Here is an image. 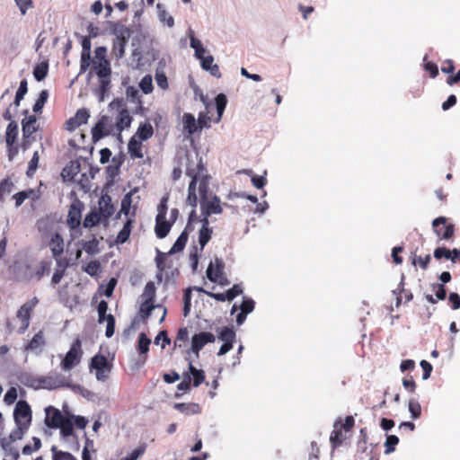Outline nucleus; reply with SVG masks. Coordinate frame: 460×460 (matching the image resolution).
<instances>
[{
	"mask_svg": "<svg viewBox=\"0 0 460 460\" xmlns=\"http://www.w3.org/2000/svg\"><path fill=\"white\" fill-rule=\"evenodd\" d=\"M80 202L73 203L68 210L66 223L71 229H75L81 223V206Z\"/></svg>",
	"mask_w": 460,
	"mask_h": 460,
	"instance_id": "2eb2a0df",
	"label": "nucleus"
},
{
	"mask_svg": "<svg viewBox=\"0 0 460 460\" xmlns=\"http://www.w3.org/2000/svg\"><path fill=\"white\" fill-rule=\"evenodd\" d=\"M434 257L437 260L446 258L450 260L452 262H456L457 259V249L449 250L446 247H438L434 251Z\"/></svg>",
	"mask_w": 460,
	"mask_h": 460,
	"instance_id": "5701e85b",
	"label": "nucleus"
},
{
	"mask_svg": "<svg viewBox=\"0 0 460 460\" xmlns=\"http://www.w3.org/2000/svg\"><path fill=\"white\" fill-rule=\"evenodd\" d=\"M174 408L180 412L186 415H194L201 412V407L195 402H180L175 403Z\"/></svg>",
	"mask_w": 460,
	"mask_h": 460,
	"instance_id": "aec40b11",
	"label": "nucleus"
},
{
	"mask_svg": "<svg viewBox=\"0 0 460 460\" xmlns=\"http://www.w3.org/2000/svg\"><path fill=\"white\" fill-rule=\"evenodd\" d=\"M36 122L37 119L34 115L29 116L27 119H23L22 121V135L24 137L23 142V147L26 148V146L30 143L29 138L30 137L36 132Z\"/></svg>",
	"mask_w": 460,
	"mask_h": 460,
	"instance_id": "4468645a",
	"label": "nucleus"
},
{
	"mask_svg": "<svg viewBox=\"0 0 460 460\" xmlns=\"http://www.w3.org/2000/svg\"><path fill=\"white\" fill-rule=\"evenodd\" d=\"M195 289L198 292H205L202 288H188L184 291L183 295V315L187 316L190 313V300L192 290Z\"/></svg>",
	"mask_w": 460,
	"mask_h": 460,
	"instance_id": "2f4dec72",
	"label": "nucleus"
},
{
	"mask_svg": "<svg viewBox=\"0 0 460 460\" xmlns=\"http://www.w3.org/2000/svg\"><path fill=\"white\" fill-rule=\"evenodd\" d=\"M18 135V124L11 120L6 128L5 141L8 146H13Z\"/></svg>",
	"mask_w": 460,
	"mask_h": 460,
	"instance_id": "bb28decb",
	"label": "nucleus"
},
{
	"mask_svg": "<svg viewBox=\"0 0 460 460\" xmlns=\"http://www.w3.org/2000/svg\"><path fill=\"white\" fill-rule=\"evenodd\" d=\"M172 225V224L166 221L165 218H159L156 217H155V232L156 236L159 239H163V238L166 237V235L169 234V232L171 230Z\"/></svg>",
	"mask_w": 460,
	"mask_h": 460,
	"instance_id": "412c9836",
	"label": "nucleus"
},
{
	"mask_svg": "<svg viewBox=\"0 0 460 460\" xmlns=\"http://www.w3.org/2000/svg\"><path fill=\"white\" fill-rule=\"evenodd\" d=\"M355 425L354 417L351 415L347 416L344 420L339 417L334 424L333 430L330 436V442L332 448H337L350 437V432Z\"/></svg>",
	"mask_w": 460,
	"mask_h": 460,
	"instance_id": "f03ea898",
	"label": "nucleus"
},
{
	"mask_svg": "<svg viewBox=\"0 0 460 460\" xmlns=\"http://www.w3.org/2000/svg\"><path fill=\"white\" fill-rule=\"evenodd\" d=\"M190 376L193 377V385L195 387L200 385L205 380V374L203 370L197 369L191 363L189 365Z\"/></svg>",
	"mask_w": 460,
	"mask_h": 460,
	"instance_id": "e433bc0d",
	"label": "nucleus"
},
{
	"mask_svg": "<svg viewBox=\"0 0 460 460\" xmlns=\"http://www.w3.org/2000/svg\"><path fill=\"white\" fill-rule=\"evenodd\" d=\"M60 426H58V429H60V434L64 438H67L73 435L74 428H73V420L70 416L64 417V419L60 422Z\"/></svg>",
	"mask_w": 460,
	"mask_h": 460,
	"instance_id": "a878e982",
	"label": "nucleus"
},
{
	"mask_svg": "<svg viewBox=\"0 0 460 460\" xmlns=\"http://www.w3.org/2000/svg\"><path fill=\"white\" fill-rule=\"evenodd\" d=\"M254 301L251 298L243 297L240 305L241 312L236 316H246L251 314L254 309Z\"/></svg>",
	"mask_w": 460,
	"mask_h": 460,
	"instance_id": "79ce46f5",
	"label": "nucleus"
},
{
	"mask_svg": "<svg viewBox=\"0 0 460 460\" xmlns=\"http://www.w3.org/2000/svg\"><path fill=\"white\" fill-rule=\"evenodd\" d=\"M126 95L128 99L131 100V102H138V107H137V111H143V106H142V102L141 101L139 100V91L134 87V86H128L127 87L126 89Z\"/></svg>",
	"mask_w": 460,
	"mask_h": 460,
	"instance_id": "a18cd8bd",
	"label": "nucleus"
},
{
	"mask_svg": "<svg viewBox=\"0 0 460 460\" xmlns=\"http://www.w3.org/2000/svg\"><path fill=\"white\" fill-rule=\"evenodd\" d=\"M151 340L147 338L145 332H141L137 341V350L141 355H146L149 350Z\"/></svg>",
	"mask_w": 460,
	"mask_h": 460,
	"instance_id": "ea45409f",
	"label": "nucleus"
},
{
	"mask_svg": "<svg viewBox=\"0 0 460 460\" xmlns=\"http://www.w3.org/2000/svg\"><path fill=\"white\" fill-rule=\"evenodd\" d=\"M28 429L29 428L25 426H16V428L10 434L11 440L15 441L22 439Z\"/></svg>",
	"mask_w": 460,
	"mask_h": 460,
	"instance_id": "e2e57ef3",
	"label": "nucleus"
},
{
	"mask_svg": "<svg viewBox=\"0 0 460 460\" xmlns=\"http://www.w3.org/2000/svg\"><path fill=\"white\" fill-rule=\"evenodd\" d=\"M91 367L96 370V378L98 380L105 381L108 378L107 372L111 371V367L104 355H95L91 360Z\"/></svg>",
	"mask_w": 460,
	"mask_h": 460,
	"instance_id": "6e6552de",
	"label": "nucleus"
},
{
	"mask_svg": "<svg viewBox=\"0 0 460 460\" xmlns=\"http://www.w3.org/2000/svg\"><path fill=\"white\" fill-rule=\"evenodd\" d=\"M447 218L445 217H438L432 221V226L438 236H441L443 239L448 240L454 235V226L448 225L444 226L443 232L438 228L439 225H445Z\"/></svg>",
	"mask_w": 460,
	"mask_h": 460,
	"instance_id": "ddd939ff",
	"label": "nucleus"
},
{
	"mask_svg": "<svg viewBox=\"0 0 460 460\" xmlns=\"http://www.w3.org/2000/svg\"><path fill=\"white\" fill-rule=\"evenodd\" d=\"M45 412V424L50 429H58V426H60V422L65 416L58 409L53 406L47 407Z\"/></svg>",
	"mask_w": 460,
	"mask_h": 460,
	"instance_id": "f8f14e48",
	"label": "nucleus"
},
{
	"mask_svg": "<svg viewBox=\"0 0 460 460\" xmlns=\"http://www.w3.org/2000/svg\"><path fill=\"white\" fill-rule=\"evenodd\" d=\"M106 54L107 49L105 47H97L94 50L95 60L93 61V64H103V61H109L106 58Z\"/></svg>",
	"mask_w": 460,
	"mask_h": 460,
	"instance_id": "052dcab7",
	"label": "nucleus"
},
{
	"mask_svg": "<svg viewBox=\"0 0 460 460\" xmlns=\"http://www.w3.org/2000/svg\"><path fill=\"white\" fill-rule=\"evenodd\" d=\"M208 179L207 176H202L199 183V192L200 199H204L208 196Z\"/></svg>",
	"mask_w": 460,
	"mask_h": 460,
	"instance_id": "338daca9",
	"label": "nucleus"
},
{
	"mask_svg": "<svg viewBox=\"0 0 460 460\" xmlns=\"http://www.w3.org/2000/svg\"><path fill=\"white\" fill-rule=\"evenodd\" d=\"M99 241L93 237L92 240L83 243V249L90 255H94L99 252Z\"/></svg>",
	"mask_w": 460,
	"mask_h": 460,
	"instance_id": "49530a36",
	"label": "nucleus"
},
{
	"mask_svg": "<svg viewBox=\"0 0 460 460\" xmlns=\"http://www.w3.org/2000/svg\"><path fill=\"white\" fill-rule=\"evenodd\" d=\"M183 129L188 132L189 135H193L199 131L197 119L191 113H184L182 116Z\"/></svg>",
	"mask_w": 460,
	"mask_h": 460,
	"instance_id": "4be33fe9",
	"label": "nucleus"
},
{
	"mask_svg": "<svg viewBox=\"0 0 460 460\" xmlns=\"http://www.w3.org/2000/svg\"><path fill=\"white\" fill-rule=\"evenodd\" d=\"M215 266L213 262H210L207 269V277L208 279L212 282H217L218 279L223 274V269H224V262L221 259L216 258L215 259Z\"/></svg>",
	"mask_w": 460,
	"mask_h": 460,
	"instance_id": "dca6fc26",
	"label": "nucleus"
},
{
	"mask_svg": "<svg viewBox=\"0 0 460 460\" xmlns=\"http://www.w3.org/2000/svg\"><path fill=\"white\" fill-rule=\"evenodd\" d=\"M45 345V339L43 336V332L40 331L37 332L31 341L26 346V350H38L40 349Z\"/></svg>",
	"mask_w": 460,
	"mask_h": 460,
	"instance_id": "c85d7f7f",
	"label": "nucleus"
},
{
	"mask_svg": "<svg viewBox=\"0 0 460 460\" xmlns=\"http://www.w3.org/2000/svg\"><path fill=\"white\" fill-rule=\"evenodd\" d=\"M49 64L48 62H41L37 65L33 69V75L37 81H42L48 75Z\"/></svg>",
	"mask_w": 460,
	"mask_h": 460,
	"instance_id": "a19ab883",
	"label": "nucleus"
},
{
	"mask_svg": "<svg viewBox=\"0 0 460 460\" xmlns=\"http://www.w3.org/2000/svg\"><path fill=\"white\" fill-rule=\"evenodd\" d=\"M128 150L132 158H143L144 156L142 152V144L136 138V136L129 139Z\"/></svg>",
	"mask_w": 460,
	"mask_h": 460,
	"instance_id": "b1692460",
	"label": "nucleus"
},
{
	"mask_svg": "<svg viewBox=\"0 0 460 460\" xmlns=\"http://www.w3.org/2000/svg\"><path fill=\"white\" fill-rule=\"evenodd\" d=\"M39 301L37 297H33L31 300L24 303L19 309L16 316H31L33 309L38 305Z\"/></svg>",
	"mask_w": 460,
	"mask_h": 460,
	"instance_id": "f704fd0d",
	"label": "nucleus"
},
{
	"mask_svg": "<svg viewBox=\"0 0 460 460\" xmlns=\"http://www.w3.org/2000/svg\"><path fill=\"white\" fill-rule=\"evenodd\" d=\"M216 340L213 333L208 332H201L192 336L191 339V350L197 355L208 343H212Z\"/></svg>",
	"mask_w": 460,
	"mask_h": 460,
	"instance_id": "1a4fd4ad",
	"label": "nucleus"
},
{
	"mask_svg": "<svg viewBox=\"0 0 460 460\" xmlns=\"http://www.w3.org/2000/svg\"><path fill=\"white\" fill-rule=\"evenodd\" d=\"M203 170L204 167L200 163L197 165V169H190L189 167L186 169V174L191 178V181L189 184L188 192H196V185L199 178L201 177V172Z\"/></svg>",
	"mask_w": 460,
	"mask_h": 460,
	"instance_id": "6ab92c4d",
	"label": "nucleus"
},
{
	"mask_svg": "<svg viewBox=\"0 0 460 460\" xmlns=\"http://www.w3.org/2000/svg\"><path fill=\"white\" fill-rule=\"evenodd\" d=\"M101 269V263L98 261H90L84 269V271L92 277L97 276Z\"/></svg>",
	"mask_w": 460,
	"mask_h": 460,
	"instance_id": "680f3d73",
	"label": "nucleus"
},
{
	"mask_svg": "<svg viewBox=\"0 0 460 460\" xmlns=\"http://www.w3.org/2000/svg\"><path fill=\"white\" fill-rule=\"evenodd\" d=\"M14 188L13 182L10 179H4L0 183V195L10 194Z\"/></svg>",
	"mask_w": 460,
	"mask_h": 460,
	"instance_id": "0e129e2a",
	"label": "nucleus"
},
{
	"mask_svg": "<svg viewBox=\"0 0 460 460\" xmlns=\"http://www.w3.org/2000/svg\"><path fill=\"white\" fill-rule=\"evenodd\" d=\"M74 118L78 122L79 126H81L83 124H86L88 121V119L90 118L89 111L85 108L79 109L76 111Z\"/></svg>",
	"mask_w": 460,
	"mask_h": 460,
	"instance_id": "13d9d810",
	"label": "nucleus"
},
{
	"mask_svg": "<svg viewBox=\"0 0 460 460\" xmlns=\"http://www.w3.org/2000/svg\"><path fill=\"white\" fill-rule=\"evenodd\" d=\"M131 225L132 220L128 219L127 222L124 224L122 229L119 231V233L117 235L116 242L118 243H124L128 241L130 232H131Z\"/></svg>",
	"mask_w": 460,
	"mask_h": 460,
	"instance_id": "58836bf2",
	"label": "nucleus"
},
{
	"mask_svg": "<svg viewBox=\"0 0 460 460\" xmlns=\"http://www.w3.org/2000/svg\"><path fill=\"white\" fill-rule=\"evenodd\" d=\"M155 293V284L153 282H148L144 289L143 296L146 297V300L141 304L139 308L140 316H150V314L155 312L156 314H161V316H165L167 314V309L161 305H153V297Z\"/></svg>",
	"mask_w": 460,
	"mask_h": 460,
	"instance_id": "7ed1b4c3",
	"label": "nucleus"
},
{
	"mask_svg": "<svg viewBox=\"0 0 460 460\" xmlns=\"http://www.w3.org/2000/svg\"><path fill=\"white\" fill-rule=\"evenodd\" d=\"M146 447H147L146 443L143 442V443L139 444L137 448H135L126 457L122 458V460H137L140 456H142L145 454Z\"/></svg>",
	"mask_w": 460,
	"mask_h": 460,
	"instance_id": "09e8293b",
	"label": "nucleus"
},
{
	"mask_svg": "<svg viewBox=\"0 0 460 460\" xmlns=\"http://www.w3.org/2000/svg\"><path fill=\"white\" fill-rule=\"evenodd\" d=\"M137 191V188H135L134 190H131L129 192H128L121 200V208L117 216V217H119L120 214H124L125 216H128L129 213V209L132 203V196L134 193Z\"/></svg>",
	"mask_w": 460,
	"mask_h": 460,
	"instance_id": "7c9ffc66",
	"label": "nucleus"
},
{
	"mask_svg": "<svg viewBox=\"0 0 460 460\" xmlns=\"http://www.w3.org/2000/svg\"><path fill=\"white\" fill-rule=\"evenodd\" d=\"M210 121L211 119L207 113L200 112L197 119L199 130H201L203 128H210Z\"/></svg>",
	"mask_w": 460,
	"mask_h": 460,
	"instance_id": "69168bd1",
	"label": "nucleus"
},
{
	"mask_svg": "<svg viewBox=\"0 0 460 460\" xmlns=\"http://www.w3.org/2000/svg\"><path fill=\"white\" fill-rule=\"evenodd\" d=\"M39 161H40L39 152L35 151L33 153L31 159L29 162L28 169L26 172V174L29 177H31L34 174V172H36V170L38 168Z\"/></svg>",
	"mask_w": 460,
	"mask_h": 460,
	"instance_id": "5fc2aeb1",
	"label": "nucleus"
},
{
	"mask_svg": "<svg viewBox=\"0 0 460 460\" xmlns=\"http://www.w3.org/2000/svg\"><path fill=\"white\" fill-rule=\"evenodd\" d=\"M215 102L217 112V118L215 120V122L218 123L221 120L224 111L226 110L227 104V98L224 93H219L217 95Z\"/></svg>",
	"mask_w": 460,
	"mask_h": 460,
	"instance_id": "c756f323",
	"label": "nucleus"
},
{
	"mask_svg": "<svg viewBox=\"0 0 460 460\" xmlns=\"http://www.w3.org/2000/svg\"><path fill=\"white\" fill-rule=\"evenodd\" d=\"M158 9V16L162 22H164L169 28H172L174 25V19L171 16L166 10L163 9V5L161 4H157L156 5Z\"/></svg>",
	"mask_w": 460,
	"mask_h": 460,
	"instance_id": "37998d69",
	"label": "nucleus"
},
{
	"mask_svg": "<svg viewBox=\"0 0 460 460\" xmlns=\"http://www.w3.org/2000/svg\"><path fill=\"white\" fill-rule=\"evenodd\" d=\"M189 332L187 328H180L174 341V345L181 347V342H184L188 340Z\"/></svg>",
	"mask_w": 460,
	"mask_h": 460,
	"instance_id": "774afa93",
	"label": "nucleus"
},
{
	"mask_svg": "<svg viewBox=\"0 0 460 460\" xmlns=\"http://www.w3.org/2000/svg\"><path fill=\"white\" fill-rule=\"evenodd\" d=\"M200 209L201 214H205L206 216L220 214L222 212V208L219 198L214 196L211 199H208L207 196L204 199H200Z\"/></svg>",
	"mask_w": 460,
	"mask_h": 460,
	"instance_id": "9b49d317",
	"label": "nucleus"
},
{
	"mask_svg": "<svg viewBox=\"0 0 460 460\" xmlns=\"http://www.w3.org/2000/svg\"><path fill=\"white\" fill-rule=\"evenodd\" d=\"M139 87L142 92L146 94L150 93L153 91V81L152 76L149 75H146L139 83Z\"/></svg>",
	"mask_w": 460,
	"mask_h": 460,
	"instance_id": "6e6d98bb",
	"label": "nucleus"
},
{
	"mask_svg": "<svg viewBox=\"0 0 460 460\" xmlns=\"http://www.w3.org/2000/svg\"><path fill=\"white\" fill-rule=\"evenodd\" d=\"M94 73L99 80V85L94 90V94L98 97L99 102L104 101L105 95L110 92L111 87V67L110 61H103V64H93L92 70L89 72L88 76L91 77Z\"/></svg>",
	"mask_w": 460,
	"mask_h": 460,
	"instance_id": "f257e3e1",
	"label": "nucleus"
},
{
	"mask_svg": "<svg viewBox=\"0 0 460 460\" xmlns=\"http://www.w3.org/2000/svg\"><path fill=\"white\" fill-rule=\"evenodd\" d=\"M132 122V117L129 114V111L127 109H122L115 122L116 131L120 134L122 130L130 127Z\"/></svg>",
	"mask_w": 460,
	"mask_h": 460,
	"instance_id": "a211bd4d",
	"label": "nucleus"
},
{
	"mask_svg": "<svg viewBox=\"0 0 460 460\" xmlns=\"http://www.w3.org/2000/svg\"><path fill=\"white\" fill-rule=\"evenodd\" d=\"M153 135V127L150 123L146 122L139 125L135 136L137 137L141 141H146L149 139Z\"/></svg>",
	"mask_w": 460,
	"mask_h": 460,
	"instance_id": "cd10ccee",
	"label": "nucleus"
},
{
	"mask_svg": "<svg viewBox=\"0 0 460 460\" xmlns=\"http://www.w3.org/2000/svg\"><path fill=\"white\" fill-rule=\"evenodd\" d=\"M53 257L61 256L64 252V240L58 233L51 235L48 243Z\"/></svg>",
	"mask_w": 460,
	"mask_h": 460,
	"instance_id": "f3484780",
	"label": "nucleus"
},
{
	"mask_svg": "<svg viewBox=\"0 0 460 460\" xmlns=\"http://www.w3.org/2000/svg\"><path fill=\"white\" fill-rule=\"evenodd\" d=\"M13 419L16 426L30 428L32 420V411L26 401L20 400L17 402L13 411Z\"/></svg>",
	"mask_w": 460,
	"mask_h": 460,
	"instance_id": "39448f33",
	"label": "nucleus"
},
{
	"mask_svg": "<svg viewBox=\"0 0 460 460\" xmlns=\"http://www.w3.org/2000/svg\"><path fill=\"white\" fill-rule=\"evenodd\" d=\"M80 164L77 161L70 162L62 171V176L65 180H74L80 172Z\"/></svg>",
	"mask_w": 460,
	"mask_h": 460,
	"instance_id": "393cba45",
	"label": "nucleus"
},
{
	"mask_svg": "<svg viewBox=\"0 0 460 460\" xmlns=\"http://www.w3.org/2000/svg\"><path fill=\"white\" fill-rule=\"evenodd\" d=\"M81 342L76 340L71 346L66 357L61 362V367L64 370H70L80 363L81 360Z\"/></svg>",
	"mask_w": 460,
	"mask_h": 460,
	"instance_id": "423d86ee",
	"label": "nucleus"
},
{
	"mask_svg": "<svg viewBox=\"0 0 460 460\" xmlns=\"http://www.w3.org/2000/svg\"><path fill=\"white\" fill-rule=\"evenodd\" d=\"M92 64L91 52H82L80 58V73L82 75L87 71Z\"/></svg>",
	"mask_w": 460,
	"mask_h": 460,
	"instance_id": "603ef678",
	"label": "nucleus"
},
{
	"mask_svg": "<svg viewBox=\"0 0 460 460\" xmlns=\"http://www.w3.org/2000/svg\"><path fill=\"white\" fill-rule=\"evenodd\" d=\"M48 98H49L48 91L42 90L39 95V98L37 99L36 102L33 105V108H32L33 111L40 112L42 110L46 102L48 101Z\"/></svg>",
	"mask_w": 460,
	"mask_h": 460,
	"instance_id": "864d4df0",
	"label": "nucleus"
},
{
	"mask_svg": "<svg viewBox=\"0 0 460 460\" xmlns=\"http://www.w3.org/2000/svg\"><path fill=\"white\" fill-rule=\"evenodd\" d=\"M116 131L115 123L109 116L103 115L92 129L93 140L97 142L109 135H114Z\"/></svg>",
	"mask_w": 460,
	"mask_h": 460,
	"instance_id": "20e7f679",
	"label": "nucleus"
},
{
	"mask_svg": "<svg viewBox=\"0 0 460 460\" xmlns=\"http://www.w3.org/2000/svg\"><path fill=\"white\" fill-rule=\"evenodd\" d=\"M100 222H103L102 217L100 213L96 209L91 211L84 220V227H93L98 225Z\"/></svg>",
	"mask_w": 460,
	"mask_h": 460,
	"instance_id": "c9c22d12",
	"label": "nucleus"
},
{
	"mask_svg": "<svg viewBox=\"0 0 460 460\" xmlns=\"http://www.w3.org/2000/svg\"><path fill=\"white\" fill-rule=\"evenodd\" d=\"M105 320L107 321L105 335L107 338H111L115 331V318H98L100 323H102Z\"/></svg>",
	"mask_w": 460,
	"mask_h": 460,
	"instance_id": "bf43d9fd",
	"label": "nucleus"
},
{
	"mask_svg": "<svg viewBox=\"0 0 460 460\" xmlns=\"http://www.w3.org/2000/svg\"><path fill=\"white\" fill-rule=\"evenodd\" d=\"M96 210L98 213H100L103 222H108L109 218L113 215L115 211V208L111 202V198L110 195L103 194L101 196L98 202V209Z\"/></svg>",
	"mask_w": 460,
	"mask_h": 460,
	"instance_id": "9d476101",
	"label": "nucleus"
},
{
	"mask_svg": "<svg viewBox=\"0 0 460 460\" xmlns=\"http://www.w3.org/2000/svg\"><path fill=\"white\" fill-rule=\"evenodd\" d=\"M50 270V262L42 261L37 268L35 273L31 275V278H34L40 280L46 273H49Z\"/></svg>",
	"mask_w": 460,
	"mask_h": 460,
	"instance_id": "de8ad7c7",
	"label": "nucleus"
},
{
	"mask_svg": "<svg viewBox=\"0 0 460 460\" xmlns=\"http://www.w3.org/2000/svg\"><path fill=\"white\" fill-rule=\"evenodd\" d=\"M212 236V229L209 227H201L199 233V243L200 250H203L205 245L209 242Z\"/></svg>",
	"mask_w": 460,
	"mask_h": 460,
	"instance_id": "c03bdc74",
	"label": "nucleus"
},
{
	"mask_svg": "<svg viewBox=\"0 0 460 460\" xmlns=\"http://www.w3.org/2000/svg\"><path fill=\"white\" fill-rule=\"evenodd\" d=\"M217 337L220 341H224L217 352V355L223 356L233 349L236 333L233 328L226 326L219 330Z\"/></svg>",
	"mask_w": 460,
	"mask_h": 460,
	"instance_id": "0eeeda50",
	"label": "nucleus"
},
{
	"mask_svg": "<svg viewBox=\"0 0 460 460\" xmlns=\"http://www.w3.org/2000/svg\"><path fill=\"white\" fill-rule=\"evenodd\" d=\"M398 443H399V438L397 436L388 435L386 437V439L385 442V453L387 455L393 453L395 450V447Z\"/></svg>",
	"mask_w": 460,
	"mask_h": 460,
	"instance_id": "3c124183",
	"label": "nucleus"
},
{
	"mask_svg": "<svg viewBox=\"0 0 460 460\" xmlns=\"http://www.w3.org/2000/svg\"><path fill=\"white\" fill-rule=\"evenodd\" d=\"M126 45L127 42L124 41H113L112 52L118 59H120L124 57Z\"/></svg>",
	"mask_w": 460,
	"mask_h": 460,
	"instance_id": "4d7b16f0",
	"label": "nucleus"
},
{
	"mask_svg": "<svg viewBox=\"0 0 460 460\" xmlns=\"http://www.w3.org/2000/svg\"><path fill=\"white\" fill-rule=\"evenodd\" d=\"M113 34L116 36L115 40L128 42L130 37V30L125 25H117L113 29Z\"/></svg>",
	"mask_w": 460,
	"mask_h": 460,
	"instance_id": "4c0bfd02",
	"label": "nucleus"
},
{
	"mask_svg": "<svg viewBox=\"0 0 460 460\" xmlns=\"http://www.w3.org/2000/svg\"><path fill=\"white\" fill-rule=\"evenodd\" d=\"M187 242H188V233H187V229H185L179 235V237L177 238V240L173 243L172 247L171 248L169 253L170 254H173V253H177L179 252H181L184 249Z\"/></svg>",
	"mask_w": 460,
	"mask_h": 460,
	"instance_id": "473e14b6",
	"label": "nucleus"
},
{
	"mask_svg": "<svg viewBox=\"0 0 460 460\" xmlns=\"http://www.w3.org/2000/svg\"><path fill=\"white\" fill-rule=\"evenodd\" d=\"M409 411L411 412V418L416 420L421 415V406L420 402L415 399H411L409 401Z\"/></svg>",
	"mask_w": 460,
	"mask_h": 460,
	"instance_id": "8fccbe9b",
	"label": "nucleus"
},
{
	"mask_svg": "<svg viewBox=\"0 0 460 460\" xmlns=\"http://www.w3.org/2000/svg\"><path fill=\"white\" fill-rule=\"evenodd\" d=\"M52 454V460H77L75 456L67 451H63L53 445L50 448Z\"/></svg>",
	"mask_w": 460,
	"mask_h": 460,
	"instance_id": "72a5a7b5",
	"label": "nucleus"
}]
</instances>
